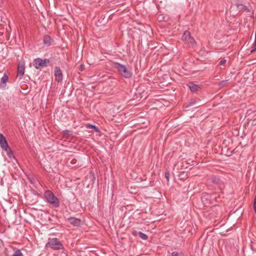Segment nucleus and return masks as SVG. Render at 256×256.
<instances>
[{"instance_id": "nucleus-1", "label": "nucleus", "mask_w": 256, "mask_h": 256, "mask_svg": "<svg viewBox=\"0 0 256 256\" xmlns=\"http://www.w3.org/2000/svg\"><path fill=\"white\" fill-rule=\"evenodd\" d=\"M46 248H50L54 250L61 251L64 253V256H66V254L64 252V246L58 238H49L48 242L46 244Z\"/></svg>"}, {"instance_id": "nucleus-2", "label": "nucleus", "mask_w": 256, "mask_h": 256, "mask_svg": "<svg viewBox=\"0 0 256 256\" xmlns=\"http://www.w3.org/2000/svg\"><path fill=\"white\" fill-rule=\"evenodd\" d=\"M44 197L46 202L52 208H57L60 206L59 200L51 190H46L44 193Z\"/></svg>"}, {"instance_id": "nucleus-3", "label": "nucleus", "mask_w": 256, "mask_h": 256, "mask_svg": "<svg viewBox=\"0 0 256 256\" xmlns=\"http://www.w3.org/2000/svg\"><path fill=\"white\" fill-rule=\"evenodd\" d=\"M114 67L118 70L119 74L124 78H128L132 76V73L126 66L117 62H114Z\"/></svg>"}, {"instance_id": "nucleus-4", "label": "nucleus", "mask_w": 256, "mask_h": 256, "mask_svg": "<svg viewBox=\"0 0 256 256\" xmlns=\"http://www.w3.org/2000/svg\"><path fill=\"white\" fill-rule=\"evenodd\" d=\"M182 40L188 47L194 46L196 44L194 39L191 36L188 31H185L182 36Z\"/></svg>"}, {"instance_id": "nucleus-5", "label": "nucleus", "mask_w": 256, "mask_h": 256, "mask_svg": "<svg viewBox=\"0 0 256 256\" xmlns=\"http://www.w3.org/2000/svg\"><path fill=\"white\" fill-rule=\"evenodd\" d=\"M50 62L48 59L42 60L40 58L34 59V66L36 69H40L42 68L46 67L48 64Z\"/></svg>"}, {"instance_id": "nucleus-6", "label": "nucleus", "mask_w": 256, "mask_h": 256, "mask_svg": "<svg viewBox=\"0 0 256 256\" xmlns=\"http://www.w3.org/2000/svg\"><path fill=\"white\" fill-rule=\"evenodd\" d=\"M55 80L58 82H60L62 80V74L60 67L56 66L54 68Z\"/></svg>"}, {"instance_id": "nucleus-7", "label": "nucleus", "mask_w": 256, "mask_h": 256, "mask_svg": "<svg viewBox=\"0 0 256 256\" xmlns=\"http://www.w3.org/2000/svg\"><path fill=\"white\" fill-rule=\"evenodd\" d=\"M68 220L70 224L75 226H80L82 224V221L80 218L74 217H70Z\"/></svg>"}, {"instance_id": "nucleus-8", "label": "nucleus", "mask_w": 256, "mask_h": 256, "mask_svg": "<svg viewBox=\"0 0 256 256\" xmlns=\"http://www.w3.org/2000/svg\"><path fill=\"white\" fill-rule=\"evenodd\" d=\"M0 146L2 150L8 146L6 138L2 134H0Z\"/></svg>"}, {"instance_id": "nucleus-9", "label": "nucleus", "mask_w": 256, "mask_h": 256, "mask_svg": "<svg viewBox=\"0 0 256 256\" xmlns=\"http://www.w3.org/2000/svg\"><path fill=\"white\" fill-rule=\"evenodd\" d=\"M188 86L192 92H195L201 88L200 85L196 84L193 82L188 84Z\"/></svg>"}, {"instance_id": "nucleus-10", "label": "nucleus", "mask_w": 256, "mask_h": 256, "mask_svg": "<svg viewBox=\"0 0 256 256\" xmlns=\"http://www.w3.org/2000/svg\"><path fill=\"white\" fill-rule=\"evenodd\" d=\"M53 39L48 35H46L44 36L43 39V42L44 45L46 46H50L52 44L53 42Z\"/></svg>"}, {"instance_id": "nucleus-11", "label": "nucleus", "mask_w": 256, "mask_h": 256, "mask_svg": "<svg viewBox=\"0 0 256 256\" xmlns=\"http://www.w3.org/2000/svg\"><path fill=\"white\" fill-rule=\"evenodd\" d=\"M24 64H19L18 68V76H22L24 73Z\"/></svg>"}, {"instance_id": "nucleus-12", "label": "nucleus", "mask_w": 256, "mask_h": 256, "mask_svg": "<svg viewBox=\"0 0 256 256\" xmlns=\"http://www.w3.org/2000/svg\"><path fill=\"white\" fill-rule=\"evenodd\" d=\"M237 8L240 11H245L246 12H250L249 8L245 5L242 4H236Z\"/></svg>"}, {"instance_id": "nucleus-13", "label": "nucleus", "mask_w": 256, "mask_h": 256, "mask_svg": "<svg viewBox=\"0 0 256 256\" xmlns=\"http://www.w3.org/2000/svg\"><path fill=\"white\" fill-rule=\"evenodd\" d=\"M8 76L6 74H4L0 80V86L2 87H4L6 86V82L8 80Z\"/></svg>"}, {"instance_id": "nucleus-14", "label": "nucleus", "mask_w": 256, "mask_h": 256, "mask_svg": "<svg viewBox=\"0 0 256 256\" xmlns=\"http://www.w3.org/2000/svg\"><path fill=\"white\" fill-rule=\"evenodd\" d=\"M4 150L6 151V154L10 158H14L13 152L10 147L8 146L6 148H4Z\"/></svg>"}, {"instance_id": "nucleus-15", "label": "nucleus", "mask_w": 256, "mask_h": 256, "mask_svg": "<svg viewBox=\"0 0 256 256\" xmlns=\"http://www.w3.org/2000/svg\"><path fill=\"white\" fill-rule=\"evenodd\" d=\"M86 127H87V128H92L93 130H94L96 132H100L98 128L94 125L88 124L87 125Z\"/></svg>"}, {"instance_id": "nucleus-16", "label": "nucleus", "mask_w": 256, "mask_h": 256, "mask_svg": "<svg viewBox=\"0 0 256 256\" xmlns=\"http://www.w3.org/2000/svg\"><path fill=\"white\" fill-rule=\"evenodd\" d=\"M138 235L142 239L144 240H146L148 238V236L146 234L141 232H138Z\"/></svg>"}, {"instance_id": "nucleus-17", "label": "nucleus", "mask_w": 256, "mask_h": 256, "mask_svg": "<svg viewBox=\"0 0 256 256\" xmlns=\"http://www.w3.org/2000/svg\"><path fill=\"white\" fill-rule=\"evenodd\" d=\"M62 133L64 137L68 138L69 136L72 134V132L68 130H64Z\"/></svg>"}, {"instance_id": "nucleus-18", "label": "nucleus", "mask_w": 256, "mask_h": 256, "mask_svg": "<svg viewBox=\"0 0 256 256\" xmlns=\"http://www.w3.org/2000/svg\"><path fill=\"white\" fill-rule=\"evenodd\" d=\"M212 182L214 184H220L221 182V180H220L219 178L217 177H214L212 178Z\"/></svg>"}, {"instance_id": "nucleus-19", "label": "nucleus", "mask_w": 256, "mask_h": 256, "mask_svg": "<svg viewBox=\"0 0 256 256\" xmlns=\"http://www.w3.org/2000/svg\"><path fill=\"white\" fill-rule=\"evenodd\" d=\"M11 256H23V254L20 250H17Z\"/></svg>"}, {"instance_id": "nucleus-20", "label": "nucleus", "mask_w": 256, "mask_h": 256, "mask_svg": "<svg viewBox=\"0 0 256 256\" xmlns=\"http://www.w3.org/2000/svg\"><path fill=\"white\" fill-rule=\"evenodd\" d=\"M172 256H184V254L182 252H174L172 253Z\"/></svg>"}, {"instance_id": "nucleus-21", "label": "nucleus", "mask_w": 256, "mask_h": 256, "mask_svg": "<svg viewBox=\"0 0 256 256\" xmlns=\"http://www.w3.org/2000/svg\"><path fill=\"white\" fill-rule=\"evenodd\" d=\"M226 82H227V80L221 81L218 84L220 88H222L224 86H226Z\"/></svg>"}, {"instance_id": "nucleus-22", "label": "nucleus", "mask_w": 256, "mask_h": 256, "mask_svg": "<svg viewBox=\"0 0 256 256\" xmlns=\"http://www.w3.org/2000/svg\"><path fill=\"white\" fill-rule=\"evenodd\" d=\"M254 48L251 50L250 52H253L254 51L256 50V33L255 34V38H254Z\"/></svg>"}, {"instance_id": "nucleus-23", "label": "nucleus", "mask_w": 256, "mask_h": 256, "mask_svg": "<svg viewBox=\"0 0 256 256\" xmlns=\"http://www.w3.org/2000/svg\"><path fill=\"white\" fill-rule=\"evenodd\" d=\"M170 175V172H166L164 176L168 181H169Z\"/></svg>"}, {"instance_id": "nucleus-24", "label": "nucleus", "mask_w": 256, "mask_h": 256, "mask_svg": "<svg viewBox=\"0 0 256 256\" xmlns=\"http://www.w3.org/2000/svg\"><path fill=\"white\" fill-rule=\"evenodd\" d=\"M226 61L224 59L221 60L220 61V62L219 64L220 65H223L224 64L226 63Z\"/></svg>"}, {"instance_id": "nucleus-25", "label": "nucleus", "mask_w": 256, "mask_h": 256, "mask_svg": "<svg viewBox=\"0 0 256 256\" xmlns=\"http://www.w3.org/2000/svg\"><path fill=\"white\" fill-rule=\"evenodd\" d=\"M138 232L136 230H134L132 231V234L134 236H136L137 235H138Z\"/></svg>"}, {"instance_id": "nucleus-26", "label": "nucleus", "mask_w": 256, "mask_h": 256, "mask_svg": "<svg viewBox=\"0 0 256 256\" xmlns=\"http://www.w3.org/2000/svg\"><path fill=\"white\" fill-rule=\"evenodd\" d=\"M195 103V102L194 101H191L189 104H188V106H191L192 105H193Z\"/></svg>"}, {"instance_id": "nucleus-27", "label": "nucleus", "mask_w": 256, "mask_h": 256, "mask_svg": "<svg viewBox=\"0 0 256 256\" xmlns=\"http://www.w3.org/2000/svg\"><path fill=\"white\" fill-rule=\"evenodd\" d=\"M2 240L0 239V248H2Z\"/></svg>"}, {"instance_id": "nucleus-28", "label": "nucleus", "mask_w": 256, "mask_h": 256, "mask_svg": "<svg viewBox=\"0 0 256 256\" xmlns=\"http://www.w3.org/2000/svg\"><path fill=\"white\" fill-rule=\"evenodd\" d=\"M254 206H256V199L254 200Z\"/></svg>"}, {"instance_id": "nucleus-29", "label": "nucleus", "mask_w": 256, "mask_h": 256, "mask_svg": "<svg viewBox=\"0 0 256 256\" xmlns=\"http://www.w3.org/2000/svg\"><path fill=\"white\" fill-rule=\"evenodd\" d=\"M254 210L255 213L256 214V206H254Z\"/></svg>"}, {"instance_id": "nucleus-30", "label": "nucleus", "mask_w": 256, "mask_h": 256, "mask_svg": "<svg viewBox=\"0 0 256 256\" xmlns=\"http://www.w3.org/2000/svg\"><path fill=\"white\" fill-rule=\"evenodd\" d=\"M254 199H256V196H255V197H254Z\"/></svg>"}, {"instance_id": "nucleus-31", "label": "nucleus", "mask_w": 256, "mask_h": 256, "mask_svg": "<svg viewBox=\"0 0 256 256\" xmlns=\"http://www.w3.org/2000/svg\"><path fill=\"white\" fill-rule=\"evenodd\" d=\"M255 78H256V76H255Z\"/></svg>"}]
</instances>
